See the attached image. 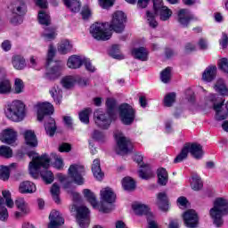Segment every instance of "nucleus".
<instances>
[{"label":"nucleus","mask_w":228,"mask_h":228,"mask_svg":"<svg viewBox=\"0 0 228 228\" xmlns=\"http://www.w3.org/2000/svg\"><path fill=\"white\" fill-rule=\"evenodd\" d=\"M1 140L4 143H7V145H13L17 142V132L12 128L5 129L3 131Z\"/></svg>","instance_id":"nucleus-22"},{"label":"nucleus","mask_w":228,"mask_h":228,"mask_svg":"<svg viewBox=\"0 0 228 228\" xmlns=\"http://www.w3.org/2000/svg\"><path fill=\"white\" fill-rule=\"evenodd\" d=\"M92 172L97 181H102V177H104V173H102V170L101 169V160H99V159L94 160L92 166Z\"/></svg>","instance_id":"nucleus-27"},{"label":"nucleus","mask_w":228,"mask_h":228,"mask_svg":"<svg viewBox=\"0 0 228 228\" xmlns=\"http://www.w3.org/2000/svg\"><path fill=\"white\" fill-rule=\"evenodd\" d=\"M56 28L46 27L43 33V37L45 40H54L56 38Z\"/></svg>","instance_id":"nucleus-41"},{"label":"nucleus","mask_w":228,"mask_h":228,"mask_svg":"<svg viewBox=\"0 0 228 228\" xmlns=\"http://www.w3.org/2000/svg\"><path fill=\"white\" fill-rule=\"evenodd\" d=\"M191 154L195 159H200L204 156V151H202V145L193 142L186 143L182 149L180 154L175 159V163H181L183 159L188 158V153Z\"/></svg>","instance_id":"nucleus-4"},{"label":"nucleus","mask_w":228,"mask_h":228,"mask_svg":"<svg viewBox=\"0 0 228 228\" xmlns=\"http://www.w3.org/2000/svg\"><path fill=\"white\" fill-rule=\"evenodd\" d=\"M12 65L16 70H22L26 67V60L20 55H14L12 57Z\"/></svg>","instance_id":"nucleus-33"},{"label":"nucleus","mask_w":228,"mask_h":228,"mask_svg":"<svg viewBox=\"0 0 228 228\" xmlns=\"http://www.w3.org/2000/svg\"><path fill=\"white\" fill-rule=\"evenodd\" d=\"M15 94H22L24 92V81L20 78H16L14 82Z\"/></svg>","instance_id":"nucleus-55"},{"label":"nucleus","mask_w":228,"mask_h":228,"mask_svg":"<svg viewBox=\"0 0 228 228\" xmlns=\"http://www.w3.org/2000/svg\"><path fill=\"white\" fill-rule=\"evenodd\" d=\"M157 206L161 211H168V196H167L166 192H159L157 195Z\"/></svg>","instance_id":"nucleus-24"},{"label":"nucleus","mask_w":228,"mask_h":228,"mask_svg":"<svg viewBox=\"0 0 228 228\" xmlns=\"http://www.w3.org/2000/svg\"><path fill=\"white\" fill-rule=\"evenodd\" d=\"M58 76H60V68L58 67H53L46 70V79H56Z\"/></svg>","instance_id":"nucleus-46"},{"label":"nucleus","mask_w":228,"mask_h":228,"mask_svg":"<svg viewBox=\"0 0 228 228\" xmlns=\"http://www.w3.org/2000/svg\"><path fill=\"white\" fill-rule=\"evenodd\" d=\"M122 186L126 191H133L136 188V183L133 178L126 176L122 180Z\"/></svg>","instance_id":"nucleus-37"},{"label":"nucleus","mask_w":228,"mask_h":228,"mask_svg":"<svg viewBox=\"0 0 228 228\" xmlns=\"http://www.w3.org/2000/svg\"><path fill=\"white\" fill-rule=\"evenodd\" d=\"M19 191L20 193H35L37 185L29 181H25L20 183Z\"/></svg>","instance_id":"nucleus-26"},{"label":"nucleus","mask_w":228,"mask_h":228,"mask_svg":"<svg viewBox=\"0 0 228 228\" xmlns=\"http://www.w3.org/2000/svg\"><path fill=\"white\" fill-rule=\"evenodd\" d=\"M99 1L102 8H108L110 6H113V3H115V0H99Z\"/></svg>","instance_id":"nucleus-63"},{"label":"nucleus","mask_w":228,"mask_h":228,"mask_svg":"<svg viewBox=\"0 0 228 228\" xmlns=\"http://www.w3.org/2000/svg\"><path fill=\"white\" fill-rule=\"evenodd\" d=\"M71 211H77V220L82 228H88L90 225V209L85 206L78 208L76 205L71 207Z\"/></svg>","instance_id":"nucleus-9"},{"label":"nucleus","mask_w":228,"mask_h":228,"mask_svg":"<svg viewBox=\"0 0 228 228\" xmlns=\"http://www.w3.org/2000/svg\"><path fill=\"white\" fill-rule=\"evenodd\" d=\"M147 15V21L151 28H158V21H156V18L154 16V13L151 12H146Z\"/></svg>","instance_id":"nucleus-56"},{"label":"nucleus","mask_w":228,"mask_h":228,"mask_svg":"<svg viewBox=\"0 0 228 228\" xmlns=\"http://www.w3.org/2000/svg\"><path fill=\"white\" fill-rule=\"evenodd\" d=\"M209 213L215 225L222 227L224 225V219L222 217L228 215V200L224 198L216 199L214 202V208L210 209Z\"/></svg>","instance_id":"nucleus-3"},{"label":"nucleus","mask_w":228,"mask_h":228,"mask_svg":"<svg viewBox=\"0 0 228 228\" xmlns=\"http://www.w3.org/2000/svg\"><path fill=\"white\" fill-rule=\"evenodd\" d=\"M27 155L28 156V158H32V161L28 165L29 174L32 177H34V179H37V177H38L40 168H45V170L49 168L51 159L47 155H42L41 157L37 156V152H35L34 151H28Z\"/></svg>","instance_id":"nucleus-2"},{"label":"nucleus","mask_w":228,"mask_h":228,"mask_svg":"<svg viewBox=\"0 0 228 228\" xmlns=\"http://www.w3.org/2000/svg\"><path fill=\"white\" fill-rule=\"evenodd\" d=\"M192 19L193 16L190 13V11L182 9L178 12L177 20L182 28H188Z\"/></svg>","instance_id":"nucleus-21"},{"label":"nucleus","mask_w":228,"mask_h":228,"mask_svg":"<svg viewBox=\"0 0 228 228\" xmlns=\"http://www.w3.org/2000/svg\"><path fill=\"white\" fill-rule=\"evenodd\" d=\"M183 218L186 227L196 228L199 225V216L193 209L184 212Z\"/></svg>","instance_id":"nucleus-17"},{"label":"nucleus","mask_w":228,"mask_h":228,"mask_svg":"<svg viewBox=\"0 0 228 228\" xmlns=\"http://www.w3.org/2000/svg\"><path fill=\"white\" fill-rule=\"evenodd\" d=\"M12 92V83L10 80L4 79L0 81V94H10Z\"/></svg>","instance_id":"nucleus-43"},{"label":"nucleus","mask_w":228,"mask_h":228,"mask_svg":"<svg viewBox=\"0 0 228 228\" xmlns=\"http://www.w3.org/2000/svg\"><path fill=\"white\" fill-rule=\"evenodd\" d=\"M81 15L84 20H86V19H90V17H92V11L90 10V7L85 6L82 9Z\"/></svg>","instance_id":"nucleus-59"},{"label":"nucleus","mask_w":228,"mask_h":228,"mask_svg":"<svg viewBox=\"0 0 228 228\" xmlns=\"http://www.w3.org/2000/svg\"><path fill=\"white\" fill-rule=\"evenodd\" d=\"M70 144L64 142L59 146V152H70Z\"/></svg>","instance_id":"nucleus-64"},{"label":"nucleus","mask_w":228,"mask_h":228,"mask_svg":"<svg viewBox=\"0 0 228 228\" xmlns=\"http://www.w3.org/2000/svg\"><path fill=\"white\" fill-rule=\"evenodd\" d=\"M49 220L48 228H60L65 224V219H63L61 213L57 210L51 211Z\"/></svg>","instance_id":"nucleus-19"},{"label":"nucleus","mask_w":228,"mask_h":228,"mask_svg":"<svg viewBox=\"0 0 228 228\" xmlns=\"http://www.w3.org/2000/svg\"><path fill=\"white\" fill-rule=\"evenodd\" d=\"M12 15H16L17 17L12 18L11 22L12 24H20L22 22V16L26 15V12H28V8L26 7V3L22 0H18L12 4Z\"/></svg>","instance_id":"nucleus-10"},{"label":"nucleus","mask_w":228,"mask_h":228,"mask_svg":"<svg viewBox=\"0 0 228 228\" xmlns=\"http://www.w3.org/2000/svg\"><path fill=\"white\" fill-rule=\"evenodd\" d=\"M5 115L12 122H20L26 116L24 103L19 100L13 101L11 104L7 105Z\"/></svg>","instance_id":"nucleus-5"},{"label":"nucleus","mask_w":228,"mask_h":228,"mask_svg":"<svg viewBox=\"0 0 228 228\" xmlns=\"http://www.w3.org/2000/svg\"><path fill=\"white\" fill-rule=\"evenodd\" d=\"M175 102V93H169L164 98V106L170 108Z\"/></svg>","instance_id":"nucleus-54"},{"label":"nucleus","mask_w":228,"mask_h":228,"mask_svg":"<svg viewBox=\"0 0 228 228\" xmlns=\"http://www.w3.org/2000/svg\"><path fill=\"white\" fill-rule=\"evenodd\" d=\"M41 177L46 184H51V183L54 181V175H53V172L48 170L41 172Z\"/></svg>","instance_id":"nucleus-51"},{"label":"nucleus","mask_w":228,"mask_h":228,"mask_svg":"<svg viewBox=\"0 0 228 228\" xmlns=\"http://www.w3.org/2000/svg\"><path fill=\"white\" fill-rule=\"evenodd\" d=\"M92 113V109H86L84 110H82L79 113V119L81 122H83L84 124H88V122H90V115Z\"/></svg>","instance_id":"nucleus-49"},{"label":"nucleus","mask_w":228,"mask_h":228,"mask_svg":"<svg viewBox=\"0 0 228 228\" xmlns=\"http://www.w3.org/2000/svg\"><path fill=\"white\" fill-rule=\"evenodd\" d=\"M76 77L68 76L62 78L61 85L64 88H72L76 85Z\"/></svg>","instance_id":"nucleus-44"},{"label":"nucleus","mask_w":228,"mask_h":228,"mask_svg":"<svg viewBox=\"0 0 228 228\" xmlns=\"http://www.w3.org/2000/svg\"><path fill=\"white\" fill-rule=\"evenodd\" d=\"M0 179L2 181H8L10 179V167L0 166Z\"/></svg>","instance_id":"nucleus-52"},{"label":"nucleus","mask_w":228,"mask_h":228,"mask_svg":"<svg viewBox=\"0 0 228 228\" xmlns=\"http://www.w3.org/2000/svg\"><path fill=\"white\" fill-rule=\"evenodd\" d=\"M115 139L117 142V154H128V152L133 151V142H131V140L124 136L121 133L115 134Z\"/></svg>","instance_id":"nucleus-8"},{"label":"nucleus","mask_w":228,"mask_h":228,"mask_svg":"<svg viewBox=\"0 0 228 228\" xmlns=\"http://www.w3.org/2000/svg\"><path fill=\"white\" fill-rule=\"evenodd\" d=\"M110 56L112 58H115L116 60H124V56L120 54V46L118 45H112L110 51Z\"/></svg>","instance_id":"nucleus-48"},{"label":"nucleus","mask_w":228,"mask_h":228,"mask_svg":"<svg viewBox=\"0 0 228 228\" xmlns=\"http://www.w3.org/2000/svg\"><path fill=\"white\" fill-rule=\"evenodd\" d=\"M207 102L212 103L214 110L216 111V120H225V118H227V112H225L223 108L224 101L222 102L216 103L218 102V98H216V94H209L207 97Z\"/></svg>","instance_id":"nucleus-12"},{"label":"nucleus","mask_w":228,"mask_h":228,"mask_svg":"<svg viewBox=\"0 0 228 228\" xmlns=\"http://www.w3.org/2000/svg\"><path fill=\"white\" fill-rule=\"evenodd\" d=\"M84 197L86 199V200L91 204V206L94 209H99V211H102V213H108V208H105L103 206L99 207V202H97V197L95 194L89 189H85L83 191Z\"/></svg>","instance_id":"nucleus-18"},{"label":"nucleus","mask_w":228,"mask_h":228,"mask_svg":"<svg viewBox=\"0 0 228 228\" xmlns=\"http://www.w3.org/2000/svg\"><path fill=\"white\" fill-rule=\"evenodd\" d=\"M63 3L73 13H77L81 10V3L78 0H63Z\"/></svg>","instance_id":"nucleus-31"},{"label":"nucleus","mask_w":228,"mask_h":228,"mask_svg":"<svg viewBox=\"0 0 228 228\" xmlns=\"http://www.w3.org/2000/svg\"><path fill=\"white\" fill-rule=\"evenodd\" d=\"M135 215H146L148 216V225L149 228H159L158 227V224H156L155 221H151V217H152V214L151 212H149V207L147 205L144 204H141V203H134L132 206Z\"/></svg>","instance_id":"nucleus-15"},{"label":"nucleus","mask_w":228,"mask_h":228,"mask_svg":"<svg viewBox=\"0 0 228 228\" xmlns=\"http://www.w3.org/2000/svg\"><path fill=\"white\" fill-rule=\"evenodd\" d=\"M100 199L102 202H106L107 204H113L117 199V195L113 191V189L110 187L102 188L100 191Z\"/></svg>","instance_id":"nucleus-20"},{"label":"nucleus","mask_w":228,"mask_h":228,"mask_svg":"<svg viewBox=\"0 0 228 228\" xmlns=\"http://www.w3.org/2000/svg\"><path fill=\"white\" fill-rule=\"evenodd\" d=\"M0 220L2 222L8 220V209L4 207L0 208Z\"/></svg>","instance_id":"nucleus-61"},{"label":"nucleus","mask_w":228,"mask_h":228,"mask_svg":"<svg viewBox=\"0 0 228 228\" xmlns=\"http://www.w3.org/2000/svg\"><path fill=\"white\" fill-rule=\"evenodd\" d=\"M154 175V173H152V169H151V166L144 165L142 166V168L139 170V176L142 179H151Z\"/></svg>","instance_id":"nucleus-39"},{"label":"nucleus","mask_w":228,"mask_h":228,"mask_svg":"<svg viewBox=\"0 0 228 228\" xmlns=\"http://www.w3.org/2000/svg\"><path fill=\"white\" fill-rule=\"evenodd\" d=\"M90 33L96 40H110L111 38V29L110 23L96 22L90 28Z\"/></svg>","instance_id":"nucleus-6"},{"label":"nucleus","mask_w":228,"mask_h":228,"mask_svg":"<svg viewBox=\"0 0 228 228\" xmlns=\"http://www.w3.org/2000/svg\"><path fill=\"white\" fill-rule=\"evenodd\" d=\"M15 206L20 211H21V213H23V215H28V213H29V207L23 198H18L15 200Z\"/></svg>","instance_id":"nucleus-35"},{"label":"nucleus","mask_w":228,"mask_h":228,"mask_svg":"<svg viewBox=\"0 0 228 228\" xmlns=\"http://www.w3.org/2000/svg\"><path fill=\"white\" fill-rule=\"evenodd\" d=\"M85 174V167L77 164H73L69 166L68 169V175L74 181L76 184L81 186L84 184L85 179L83 178V175Z\"/></svg>","instance_id":"nucleus-13"},{"label":"nucleus","mask_w":228,"mask_h":228,"mask_svg":"<svg viewBox=\"0 0 228 228\" xmlns=\"http://www.w3.org/2000/svg\"><path fill=\"white\" fill-rule=\"evenodd\" d=\"M219 69L223 70V72H226L228 74V59L223 58L218 62Z\"/></svg>","instance_id":"nucleus-58"},{"label":"nucleus","mask_w":228,"mask_h":228,"mask_svg":"<svg viewBox=\"0 0 228 228\" xmlns=\"http://www.w3.org/2000/svg\"><path fill=\"white\" fill-rule=\"evenodd\" d=\"M0 156L8 159L13 156V151L8 146L2 145L0 146Z\"/></svg>","instance_id":"nucleus-50"},{"label":"nucleus","mask_w":228,"mask_h":228,"mask_svg":"<svg viewBox=\"0 0 228 228\" xmlns=\"http://www.w3.org/2000/svg\"><path fill=\"white\" fill-rule=\"evenodd\" d=\"M119 117L121 122L126 126H131L134 122V109L127 103H123L119 106Z\"/></svg>","instance_id":"nucleus-11"},{"label":"nucleus","mask_w":228,"mask_h":228,"mask_svg":"<svg viewBox=\"0 0 228 228\" xmlns=\"http://www.w3.org/2000/svg\"><path fill=\"white\" fill-rule=\"evenodd\" d=\"M52 156L55 159V162L53 164L54 167L57 168V170H61V168H63L64 167L63 159L56 154H52Z\"/></svg>","instance_id":"nucleus-57"},{"label":"nucleus","mask_w":228,"mask_h":228,"mask_svg":"<svg viewBox=\"0 0 228 228\" xmlns=\"http://www.w3.org/2000/svg\"><path fill=\"white\" fill-rule=\"evenodd\" d=\"M163 7H165V5H163V0H153V8L155 13Z\"/></svg>","instance_id":"nucleus-62"},{"label":"nucleus","mask_w":228,"mask_h":228,"mask_svg":"<svg viewBox=\"0 0 228 228\" xmlns=\"http://www.w3.org/2000/svg\"><path fill=\"white\" fill-rule=\"evenodd\" d=\"M45 129L46 131V134L49 136H54V133H56V121L54 118L48 117L47 122L45 124Z\"/></svg>","instance_id":"nucleus-30"},{"label":"nucleus","mask_w":228,"mask_h":228,"mask_svg":"<svg viewBox=\"0 0 228 228\" xmlns=\"http://www.w3.org/2000/svg\"><path fill=\"white\" fill-rule=\"evenodd\" d=\"M126 17L124 12H115L112 14L110 24H109L110 31H115L116 33H122V31H124V28H126V25H124V23L126 22Z\"/></svg>","instance_id":"nucleus-7"},{"label":"nucleus","mask_w":228,"mask_h":228,"mask_svg":"<svg viewBox=\"0 0 228 228\" xmlns=\"http://www.w3.org/2000/svg\"><path fill=\"white\" fill-rule=\"evenodd\" d=\"M23 136L25 139V142L29 147H38V140L37 139V135L35 134V131L33 130H25L23 133Z\"/></svg>","instance_id":"nucleus-23"},{"label":"nucleus","mask_w":228,"mask_h":228,"mask_svg":"<svg viewBox=\"0 0 228 228\" xmlns=\"http://www.w3.org/2000/svg\"><path fill=\"white\" fill-rule=\"evenodd\" d=\"M214 88L216 92H218V94H220L221 95H228V88L224 79H217Z\"/></svg>","instance_id":"nucleus-32"},{"label":"nucleus","mask_w":228,"mask_h":228,"mask_svg":"<svg viewBox=\"0 0 228 228\" xmlns=\"http://www.w3.org/2000/svg\"><path fill=\"white\" fill-rule=\"evenodd\" d=\"M132 54L136 60H141V61H147L149 57V51H147L145 47L134 48L132 51Z\"/></svg>","instance_id":"nucleus-28"},{"label":"nucleus","mask_w":228,"mask_h":228,"mask_svg":"<svg viewBox=\"0 0 228 228\" xmlns=\"http://www.w3.org/2000/svg\"><path fill=\"white\" fill-rule=\"evenodd\" d=\"M55 53L56 51L54 50V47L53 45H50L48 49L47 61H46L47 65H49L51 61H53V58H54Z\"/></svg>","instance_id":"nucleus-60"},{"label":"nucleus","mask_w":228,"mask_h":228,"mask_svg":"<svg viewBox=\"0 0 228 228\" xmlns=\"http://www.w3.org/2000/svg\"><path fill=\"white\" fill-rule=\"evenodd\" d=\"M50 94L56 102V104H61V91L60 90V87L58 86H54L52 87V90H50Z\"/></svg>","instance_id":"nucleus-40"},{"label":"nucleus","mask_w":228,"mask_h":228,"mask_svg":"<svg viewBox=\"0 0 228 228\" xmlns=\"http://www.w3.org/2000/svg\"><path fill=\"white\" fill-rule=\"evenodd\" d=\"M157 175L159 177V184H161V186H166L167 183H168V173L167 172V169L163 167L159 168Z\"/></svg>","instance_id":"nucleus-36"},{"label":"nucleus","mask_w":228,"mask_h":228,"mask_svg":"<svg viewBox=\"0 0 228 228\" xmlns=\"http://www.w3.org/2000/svg\"><path fill=\"white\" fill-rule=\"evenodd\" d=\"M51 194L53 196V199L56 204H60V186L58 183H53L51 188Z\"/></svg>","instance_id":"nucleus-45"},{"label":"nucleus","mask_w":228,"mask_h":228,"mask_svg":"<svg viewBox=\"0 0 228 228\" xmlns=\"http://www.w3.org/2000/svg\"><path fill=\"white\" fill-rule=\"evenodd\" d=\"M36 109L37 110V120L39 122H42L45 117L54 113V107L47 102L37 103Z\"/></svg>","instance_id":"nucleus-16"},{"label":"nucleus","mask_w":228,"mask_h":228,"mask_svg":"<svg viewBox=\"0 0 228 228\" xmlns=\"http://www.w3.org/2000/svg\"><path fill=\"white\" fill-rule=\"evenodd\" d=\"M2 194L5 200V204L7 208H13L14 203H13V200H12V192H10V191H3Z\"/></svg>","instance_id":"nucleus-53"},{"label":"nucleus","mask_w":228,"mask_h":228,"mask_svg":"<svg viewBox=\"0 0 228 228\" xmlns=\"http://www.w3.org/2000/svg\"><path fill=\"white\" fill-rule=\"evenodd\" d=\"M155 15H159L160 20H168L170 17H172V11L168 9V7L164 6L161 9H159L156 12Z\"/></svg>","instance_id":"nucleus-34"},{"label":"nucleus","mask_w":228,"mask_h":228,"mask_svg":"<svg viewBox=\"0 0 228 228\" xmlns=\"http://www.w3.org/2000/svg\"><path fill=\"white\" fill-rule=\"evenodd\" d=\"M72 50V45L70 42L67 39L62 40L58 45V51L61 54H67Z\"/></svg>","instance_id":"nucleus-38"},{"label":"nucleus","mask_w":228,"mask_h":228,"mask_svg":"<svg viewBox=\"0 0 228 228\" xmlns=\"http://www.w3.org/2000/svg\"><path fill=\"white\" fill-rule=\"evenodd\" d=\"M191 186L192 190H194V191H199V190H202V186H204V183H202L200 176H199L198 175H193Z\"/></svg>","instance_id":"nucleus-42"},{"label":"nucleus","mask_w":228,"mask_h":228,"mask_svg":"<svg viewBox=\"0 0 228 228\" xmlns=\"http://www.w3.org/2000/svg\"><path fill=\"white\" fill-rule=\"evenodd\" d=\"M216 77V66H208L202 74L203 81L211 83Z\"/></svg>","instance_id":"nucleus-25"},{"label":"nucleus","mask_w":228,"mask_h":228,"mask_svg":"<svg viewBox=\"0 0 228 228\" xmlns=\"http://www.w3.org/2000/svg\"><path fill=\"white\" fill-rule=\"evenodd\" d=\"M117 102L113 98H109L106 101V106L108 110V113L98 110L94 112V122L98 127L102 129H108L110 125L111 124V120H113V117H115V106Z\"/></svg>","instance_id":"nucleus-1"},{"label":"nucleus","mask_w":228,"mask_h":228,"mask_svg":"<svg viewBox=\"0 0 228 228\" xmlns=\"http://www.w3.org/2000/svg\"><path fill=\"white\" fill-rule=\"evenodd\" d=\"M37 6L42 8L41 11L38 12V20L39 24L42 26H51V16L49 12L45 11L47 8V0H35Z\"/></svg>","instance_id":"nucleus-14"},{"label":"nucleus","mask_w":228,"mask_h":228,"mask_svg":"<svg viewBox=\"0 0 228 228\" xmlns=\"http://www.w3.org/2000/svg\"><path fill=\"white\" fill-rule=\"evenodd\" d=\"M172 77V68H166L160 74V79L162 83H168Z\"/></svg>","instance_id":"nucleus-47"},{"label":"nucleus","mask_w":228,"mask_h":228,"mask_svg":"<svg viewBox=\"0 0 228 228\" xmlns=\"http://www.w3.org/2000/svg\"><path fill=\"white\" fill-rule=\"evenodd\" d=\"M83 63L84 60H82L81 57L77 55H72L69 58L67 65L69 69H79Z\"/></svg>","instance_id":"nucleus-29"}]
</instances>
